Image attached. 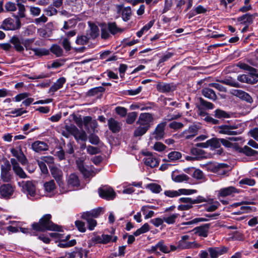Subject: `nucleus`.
Returning <instances> with one entry per match:
<instances>
[{"instance_id":"1a4fd4ad","label":"nucleus","mask_w":258,"mask_h":258,"mask_svg":"<svg viewBox=\"0 0 258 258\" xmlns=\"http://www.w3.org/2000/svg\"><path fill=\"white\" fill-rule=\"evenodd\" d=\"M153 121L152 114L149 113H142L140 114L136 123L139 125L148 126L150 128V123Z\"/></svg>"},{"instance_id":"473e14b6","label":"nucleus","mask_w":258,"mask_h":258,"mask_svg":"<svg viewBox=\"0 0 258 258\" xmlns=\"http://www.w3.org/2000/svg\"><path fill=\"white\" fill-rule=\"evenodd\" d=\"M202 94L206 98L210 99L215 100L217 98V96L215 92L211 89L205 88L202 91Z\"/></svg>"},{"instance_id":"20e7f679","label":"nucleus","mask_w":258,"mask_h":258,"mask_svg":"<svg viewBox=\"0 0 258 258\" xmlns=\"http://www.w3.org/2000/svg\"><path fill=\"white\" fill-rule=\"evenodd\" d=\"M195 189L180 188L178 190H166L164 191V195L170 198L179 197L181 195H190L196 193Z\"/></svg>"},{"instance_id":"2eb2a0df","label":"nucleus","mask_w":258,"mask_h":258,"mask_svg":"<svg viewBox=\"0 0 258 258\" xmlns=\"http://www.w3.org/2000/svg\"><path fill=\"white\" fill-rule=\"evenodd\" d=\"M10 161L15 173L21 178H26V174L24 171L23 169L19 166V164L17 162V160L14 158H12L11 159Z\"/></svg>"},{"instance_id":"e433bc0d","label":"nucleus","mask_w":258,"mask_h":258,"mask_svg":"<svg viewBox=\"0 0 258 258\" xmlns=\"http://www.w3.org/2000/svg\"><path fill=\"white\" fill-rule=\"evenodd\" d=\"M172 179L176 182H181L188 181L189 177L184 174L176 175L173 173L172 175Z\"/></svg>"},{"instance_id":"39448f33","label":"nucleus","mask_w":258,"mask_h":258,"mask_svg":"<svg viewBox=\"0 0 258 258\" xmlns=\"http://www.w3.org/2000/svg\"><path fill=\"white\" fill-rule=\"evenodd\" d=\"M21 23L19 19L16 21L12 19H5L0 27V28L5 30H15L20 27Z\"/></svg>"},{"instance_id":"ea45409f","label":"nucleus","mask_w":258,"mask_h":258,"mask_svg":"<svg viewBox=\"0 0 258 258\" xmlns=\"http://www.w3.org/2000/svg\"><path fill=\"white\" fill-rule=\"evenodd\" d=\"M146 188L150 189L152 192L158 194L162 190L161 186L158 184L152 183L148 184Z\"/></svg>"},{"instance_id":"4d7b16f0","label":"nucleus","mask_w":258,"mask_h":258,"mask_svg":"<svg viewBox=\"0 0 258 258\" xmlns=\"http://www.w3.org/2000/svg\"><path fill=\"white\" fill-rule=\"evenodd\" d=\"M50 51L57 56H60L63 52L62 48L57 45H53L50 48Z\"/></svg>"},{"instance_id":"4be33fe9","label":"nucleus","mask_w":258,"mask_h":258,"mask_svg":"<svg viewBox=\"0 0 258 258\" xmlns=\"http://www.w3.org/2000/svg\"><path fill=\"white\" fill-rule=\"evenodd\" d=\"M254 18V15L248 13L238 17L237 21L241 24L248 26L252 23Z\"/></svg>"},{"instance_id":"412c9836","label":"nucleus","mask_w":258,"mask_h":258,"mask_svg":"<svg viewBox=\"0 0 258 258\" xmlns=\"http://www.w3.org/2000/svg\"><path fill=\"white\" fill-rule=\"evenodd\" d=\"M199 127L196 125L189 126L187 130L183 132V135L185 139H189L194 137L198 134Z\"/></svg>"},{"instance_id":"603ef678","label":"nucleus","mask_w":258,"mask_h":258,"mask_svg":"<svg viewBox=\"0 0 258 258\" xmlns=\"http://www.w3.org/2000/svg\"><path fill=\"white\" fill-rule=\"evenodd\" d=\"M32 51L34 52L35 55L42 56L49 54V50L45 48H33Z\"/></svg>"},{"instance_id":"13d9d810","label":"nucleus","mask_w":258,"mask_h":258,"mask_svg":"<svg viewBox=\"0 0 258 258\" xmlns=\"http://www.w3.org/2000/svg\"><path fill=\"white\" fill-rule=\"evenodd\" d=\"M34 41V38L23 39V40H22V43L26 50H32L33 48H32V44Z\"/></svg>"},{"instance_id":"f8f14e48","label":"nucleus","mask_w":258,"mask_h":258,"mask_svg":"<svg viewBox=\"0 0 258 258\" xmlns=\"http://www.w3.org/2000/svg\"><path fill=\"white\" fill-rule=\"evenodd\" d=\"M236 128L235 125H223L218 126L217 132L221 134L227 135H235L240 134V132L234 131Z\"/></svg>"},{"instance_id":"aec40b11","label":"nucleus","mask_w":258,"mask_h":258,"mask_svg":"<svg viewBox=\"0 0 258 258\" xmlns=\"http://www.w3.org/2000/svg\"><path fill=\"white\" fill-rule=\"evenodd\" d=\"M32 149L36 152H40L48 149V145L42 141H37L32 144Z\"/></svg>"},{"instance_id":"a211bd4d","label":"nucleus","mask_w":258,"mask_h":258,"mask_svg":"<svg viewBox=\"0 0 258 258\" xmlns=\"http://www.w3.org/2000/svg\"><path fill=\"white\" fill-rule=\"evenodd\" d=\"M175 86L173 84H168L163 82H159L156 88L157 90L162 93H167L173 91L175 89Z\"/></svg>"},{"instance_id":"5fc2aeb1","label":"nucleus","mask_w":258,"mask_h":258,"mask_svg":"<svg viewBox=\"0 0 258 258\" xmlns=\"http://www.w3.org/2000/svg\"><path fill=\"white\" fill-rule=\"evenodd\" d=\"M156 247H158V249H159V250L163 253H169V251L168 250V247L165 244L164 241L163 240L159 241L157 243Z\"/></svg>"},{"instance_id":"6e6552de","label":"nucleus","mask_w":258,"mask_h":258,"mask_svg":"<svg viewBox=\"0 0 258 258\" xmlns=\"http://www.w3.org/2000/svg\"><path fill=\"white\" fill-rule=\"evenodd\" d=\"M166 125L165 121L162 122L158 124L154 132L152 133L153 138L156 140H160L162 139L165 135V127Z\"/></svg>"},{"instance_id":"b1692460","label":"nucleus","mask_w":258,"mask_h":258,"mask_svg":"<svg viewBox=\"0 0 258 258\" xmlns=\"http://www.w3.org/2000/svg\"><path fill=\"white\" fill-rule=\"evenodd\" d=\"M23 39H20L17 36H13L11 39L10 42L14 45L15 49L19 52H22L24 50L22 44Z\"/></svg>"},{"instance_id":"6e6d98bb","label":"nucleus","mask_w":258,"mask_h":258,"mask_svg":"<svg viewBox=\"0 0 258 258\" xmlns=\"http://www.w3.org/2000/svg\"><path fill=\"white\" fill-rule=\"evenodd\" d=\"M77 21L76 19H71L67 21H64L62 29L68 30L77 24Z\"/></svg>"},{"instance_id":"c9c22d12","label":"nucleus","mask_w":258,"mask_h":258,"mask_svg":"<svg viewBox=\"0 0 258 258\" xmlns=\"http://www.w3.org/2000/svg\"><path fill=\"white\" fill-rule=\"evenodd\" d=\"M179 214L177 213L172 214L169 216H164V221L168 224H173L175 223L176 219L178 218Z\"/></svg>"},{"instance_id":"a18cd8bd","label":"nucleus","mask_w":258,"mask_h":258,"mask_svg":"<svg viewBox=\"0 0 258 258\" xmlns=\"http://www.w3.org/2000/svg\"><path fill=\"white\" fill-rule=\"evenodd\" d=\"M44 189L48 192H52L55 188V184L53 180L46 182L44 184Z\"/></svg>"},{"instance_id":"052dcab7","label":"nucleus","mask_w":258,"mask_h":258,"mask_svg":"<svg viewBox=\"0 0 258 258\" xmlns=\"http://www.w3.org/2000/svg\"><path fill=\"white\" fill-rule=\"evenodd\" d=\"M149 108H150L149 107L146 106L141 103H135L131 105L130 106V109L132 110L139 109L141 110H148Z\"/></svg>"},{"instance_id":"680f3d73","label":"nucleus","mask_w":258,"mask_h":258,"mask_svg":"<svg viewBox=\"0 0 258 258\" xmlns=\"http://www.w3.org/2000/svg\"><path fill=\"white\" fill-rule=\"evenodd\" d=\"M131 15V10L130 8H125L122 11V17L124 21L129 20Z\"/></svg>"},{"instance_id":"bf43d9fd","label":"nucleus","mask_w":258,"mask_h":258,"mask_svg":"<svg viewBox=\"0 0 258 258\" xmlns=\"http://www.w3.org/2000/svg\"><path fill=\"white\" fill-rule=\"evenodd\" d=\"M240 184H245L249 186H253L255 184V181L252 178H245L240 180L239 182Z\"/></svg>"},{"instance_id":"de8ad7c7","label":"nucleus","mask_w":258,"mask_h":258,"mask_svg":"<svg viewBox=\"0 0 258 258\" xmlns=\"http://www.w3.org/2000/svg\"><path fill=\"white\" fill-rule=\"evenodd\" d=\"M67 3L70 6L76 7L78 9H81L83 2L82 0H67Z\"/></svg>"},{"instance_id":"0e129e2a","label":"nucleus","mask_w":258,"mask_h":258,"mask_svg":"<svg viewBox=\"0 0 258 258\" xmlns=\"http://www.w3.org/2000/svg\"><path fill=\"white\" fill-rule=\"evenodd\" d=\"M116 113L121 117H124L127 114V109L121 106H117L115 109Z\"/></svg>"},{"instance_id":"09e8293b","label":"nucleus","mask_w":258,"mask_h":258,"mask_svg":"<svg viewBox=\"0 0 258 258\" xmlns=\"http://www.w3.org/2000/svg\"><path fill=\"white\" fill-rule=\"evenodd\" d=\"M85 220L88 223V229L90 230H93L97 225V222L94 218L90 217L82 218Z\"/></svg>"},{"instance_id":"a878e982","label":"nucleus","mask_w":258,"mask_h":258,"mask_svg":"<svg viewBox=\"0 0 258 258\" xmlns=\"http://www.w3.org/2000/svg\"><path fill=\"white\" fill-rule=\"evenodd\" d=\"M209 227V224H205L202 226L196 228L195 229L196 231L195 232L200 236L206 237L208 235Z\"/></svg>"},{"instance_id":"7ed1b4c3","label":"nucleus","mask_w":258,"mask_h":258,"mask_svg":"<svg viewBox=\"0 0 258 258\" xmlns=\"http://www.w3.org/2000/svg\"><path fill=\"white\" fill-rule=\"evenodd\" d=\"M65 128L66 132H68L70 135H73L77 141L79 140L85 141L87 139L85 132L83 130L80 131L74 125L71 124L66 125Z\"/></svg>"},{"instance_id":"49530a36","label":"nucleus","mask_w":258,"mask_h":258,"mask_svg":"<svg viewBox=\"0 0 258 258\" xmlns=\"http://www.w3.org/2000/svg\"><path fill=\"white\" fill-rule=\"evenodd\" d=\"M181 154L177 151H172L168 154V158L170 161H176L181 158Z\"/></svg>"},{"instance_id":"a19ab883","label":"nucleus","mask_w":258,"mask_h":258,"mask_svg":"<svg viewBox=\"0 0 258 258\" xmlns=\"http://www.w3.org/2000/svg\"><path fill=\"white\" fill-rule=\"evenodd\" d=\"M150 230L149 225L146 223L141 228L137 229L134 233V235L135 236H138L142 234L145 233L149 231Z\"/></svg>"},{"instance_id":"79ce46f5","label":"nucleus","mask_w":258,"mask_h":258,"mask_svg":"<svg viewBox=\"0 0 258 258\" xmlns=\"http://www.w3.org/2000/svg\"><path fill=\"white\" fill-rule=\"evenodd\" d=\"M252 78L253 77L250 75L243 74L238 76L237 79L238 81L242 83L253 84L255 83V81L251 80V78Z\"/></svg>"},{"instance_id":"7c9ffc66","label":"nucleus","mask_w":258,"mask_h":258,"mask_svg":"<svg viewBox=\"0 0 258 258\" xmlns=\"http://www.w3.org/2000/svg\"><path fill=\"white\" fill-rule=\"evenodd\" d=\"M190 152L197 159H201L206 157L205 152L200 148L197 147L192 148L191 149Z\"/></svg>"},{"instance_id":"cd10ccee","label":"nucleus","mask_w":258,"mask_h":258,"mask_svg":"<svg viewBox=\"0 0 258 258\" xmlns=\"http://www.w3.org/2000/svg\"><path fill=\"white\" fill-rule=\"evenodd\" d=\"M108 124L109 129L113 133H117L120 129V123L114 118H111L108 120Z\"/></svg>"},{"instance_id":"8fccbe9b","label":"nucleus","mask_w":258,"mask_h":258,"mask_svg":"<svg viewBox=\"0 0 258 258\" xmlns=\"http://www.w3.org/2000/svg\"><path fill=\"white\" fill-rule=\"evenodd\" d=\"M178 247L181 249H186L195 246L196 244L194 242H187L185 241L179 240L178 241Z\"/></svg>"},{"instance_id":"37998d69","label":"nucleus","mask_w":258,"mask_h":258,"mask_svg":"<svg viewBox=\"0 0 258 258\" xmlns=\"http://www.w3.org/2000/svg\"><path fill=\"white\" fill-rule=\"evenodd\" d=\"M208 144H209V147H211L213 149L219 148L221 146L220 139L213 138L209 140Z\"/></svg>"},{"instance_id":"4468645a","label":"nucleus","mask_w":258,"mask_h":258,"mask_svg":"<svg viewBox=\"0 0 258 258\" xmlns=\"http://www.w3.org/2000/svg\"><path fill=\"white\" fill-rule=\"evenodd\" d=\"M11 153L22 165H24L27 163V159L23 153L21 148H19L18 149L13 148L11 149Z\"/></svg>"},{"instance_id":"c85d7f7f","label":"nucleus","mask_w":258,"mask_h":258,"mask_svg":"<svg viewBox=\"0 0 258 258\" xmlns=\"http://www.w3.org/2000/svg\"><path fill=\"white\" fill-rule=\"evenodd\" d=\"M207 11V10L206 8H204L202 5H199L189 12L188 14V18L190 19L198 14H204L206 13Z\"/></svg>"},{"instance_id":"774afa93","label":"nucleus","mask_w":258,"mask_h":258,"mask_svg":"<svg viewBox=\"0 0 258 258\" xmlns=\"http://www.w3.org/2000/svg\"><path fill=\"white\" fill-rule=\"evenodd\" d=\"M88 38L85 36H80L77 37L76 43L78 45H84L87 43Z\"/></svg>"},{"instance_id":"58836bf2","label":"nucleus","mask_w":258,"mask_h":258,"mask_svg":"<svg viewBox=\"0 0 258 258\" xmlns=\"http://www.w3.org/2000/svg\"><path fill=\"white\" fill-rule=\"evenodd\" d=\"M214 116L215 117L221 119V118H228L230 117V114L226 111L221 109H216L214 111Z\"/></svg>"},{"instance_id":"4c0bfd02","label":"nucleus","mask_w":258,"mask_h":258,"mask_svg":"<svg viewBox=\"0 0 258 258\" xmlns=\"http://www.w3.org/2000/svg\"><path fill=\"white\" fill-rule=\"evenodd\" d=\"M68 184L73 187L78 186L79 185L78 176L75 174H71L69 177Z\"/></svg>"},{"instance_id":"e2e57ef3","label":"nucleus","mask_w":258,"mask_h":258,"mask_svg":"<svg viewBox=\"0 0 258 258\" xmlns=\"http://www.w3.org/2000/svg\"><path fill=\"white\" fill-rule=\"evenodd\" d=\"M166 148V146L164 145L163 143L161 142H156L153 147V149L158 152H162L164 151Z\"/></svg>"},{"instance_id":"f257e3e1","label":"nucleus","mask_w":258,"mask_h":258,"mask_svg":"<svg viewBox=\"0 0 258 258\" xmlns=\"http://www.w3.org/2000/svg\"><path fill=\"white\" fill-rule=\"evenodd\" d=\"M51 216L50 214L44 215L38 223H34L32 224V228L34 230L38 231H44L45 230L60 231V228L57 225L54 224L51 221Z\"/></svg>"},{"instance_id":"5701e85b","label":"nucleus","mask_w":258,"mask_h":258,"mask_svg":"<svg viewBox=\"0 0 258 258\" xmlns=\"http://www.w3.org/2000/svg\"><path fill=\"white\" fill-rule=\"evenodd\" d=\"M13 192L12 186L9 184H3L0 187V193L3 197H8L11 196Z\"/></svg>"},{"instance_id":"2f4dec72","label":"nucleus","mask_w":258,"mask_h":258,"mask_svg":"<svg viewBox=\"0 0 258 258\" xmlns=\"http://www.w3.org/2000/svg\"><path fill=\"white\" fill-rule=\"evenodd\" d=\"M107 27L109 29L110 33L112 35H115L118 33H121L123 30L122 29L118 27L114 22L108 23Z\"/></svg>"},{"instance_id":"f704fd0d","label":"nucleus","mask_w":258,"mask_h":258,"mask_svg":"<svg viewBox=\"0 0 258 258\" xmlns=\"http://www.w3.org/2000/svg\"><path fill=\"white\" fill-rule=\"evenodd\" d=\"M239 153H243L246 156H254L257 153V151L252 149L250 147L245 146L243 148H240L238 149Z\"/></svg>"},{"instance_id":"9d476101","label":"nucleus","mask_w":258,"mask_h":258,"mask_svg":"<svg viewBox=\"0 0 258 258\" xmlns=\"http://www.w3.org/2000/svg\"><path fill=\"white\" fill-rule=\"evenodd\" d=\"M227 167L225 164H219L218 163L209 162L205 165L206 169L209 171L214 173H220Z\"/></svg>"},{"instance_id":"bb28decb","label":"nucleus","mask_w":258,"mask_h":258,"mask_svg":"<svg viewBox=\"0 0 258 258\" xmlns=\"http://www.w3.org/2000/svg\"><path fill=\"white\" fill-rule=\"evenodd\" d=\"M66 79L64 77H61L57 80L56 82H55L53 85L49 89L50 92H55L57 91L58 89L61 88L63 85V84L66 83Z\"/></svg>"},{"instance_id":"f03ea898","label":"nucleus","mask_w":258,"mask_h":258,"mask_svg":"<svg viewBox=\"0 0 258 258\" xmlns=\"http://www.w3.org/2000/svg\"><path fill=\"white\" fill-rule=\"evenodd\" d=\"M239 192L240 189H237L233 186L221 188L216 191L218 199L223 205H227L228 204V201L224 200L225 198L228 196L233 197L235 194H239Z\"/></svg>"},{"instance_id":"0eeeda50","label":"nucleus","mask_w":258,"mask_h":258,"mask_svg":"<svg viewBox=\"0 0 258 258\" xmlns=\"http://www.w3.org/2000/svg\"><path fill=\"white\" fill-rule=\"evenodd\" d=\"M19 184L22 187L24 192L27 194L31 197H34L36 195V188L35 185L31 181H24L19 182Z\"/></svg>"},{"instance_id":"393cba45","label":"nucleus","mask_w":258,"mask_h":258,"mask_svg":"<svg viewBox=\"0 0 258 258\" xmlns=\"http://www.w3.org/2000/svg\"><path fill=\"white\" fill-rule=\"evenodd\" d=\"M233 94L240 98V99L245 100L247 102H251L252 101V98L247 93L240 90H233Z\"/></svg>"},{"instance_id":"864d4df0","label":"nucleus","mask_w":258,"mask_h":258,"mask_svg":"<svg viewBox=\"0 0 258 258\" xmlns=\"http://www.w3.org/2000/svg\"><path fill=\"white\" fill-rule=\"evenodd\" d=\"M143 214L145 215V219H148L153 216L154 212L149 210L148 206H143L141 209Z\"/></svg>"},{"instance_id":"69168bd1","label":"nucleus","mask_w":258,"mask_h":258,"mask_svg":"<svg viewBox=\"0 0 258 258\" xmlns=\"http://www.w3.org/2000/svg\"><path fill=\"white\" fill-rule=\"evenodd\" d=\"M110 33L109 32V29L107 27H105L101 29V38L104 39H107L111 37Z\"/></svg>"},{"instance_id":"3c124183","label":"nucleus","mask_w":258,"mask_h":258,"mask_svg":"<svg viewBox=\"0 0 258 258\" xmlns=\"http://www.w3.org/2000/svg\"><path fill=\"white\" fill-rule=\"evenodd\" d=\"M138 116V113L136 112H130L127 115L126 119V122L127 124H131L134 122Z\"/></svg>"},{"instance_id":"6ab92c4d","label":"nucleus","mask_w":258,"mask_h":258,"mask_svg":"<svg viewBox=\"0 0 258 258\" xmlns=\"http://www.w3.org/2000/svg\"><path fill=\"white\" fill-rule=\"evenodd\" d=\"M144 163L151 168H154L158 166L160 160L154 157L151 153H148V156L144 159Z\"/></svg>"},{"instance_id":"72a5a7b5","label":"nucleus","mask_w":258,"mask_h":258,"mask_svg":"<svg viewBox=\"0 0 258 258\" xmlns=\"http://www.w3.org/2000/svg\"><path fill=\"white\" fill-rule=\"evenodd\" d=\"M149 129L148 126H145L144 125H139L134 131L135 137H141L144 135L147 131Z\"/></svg>"},{"instance_id":"423d86ee","label":"nucleus","mask_w":258,"mask_h":258,"mask_svg":"<svg viewBox=\"0 0 258 258\" xmlns=\"http://www.w3.org/2000/svg\"><path fill=\"white\" fill-rule=\"evenodd\" d=\"M100 197L107 200H112L116 197L114 190L110 187L103 186L98 189Z\"/></svg>"},{"instance_id":"c03bdc74","label":"nucleus","mask_w":258,"mask_h":258,"mask_svg":"<svg viewBox=\"0 0 258 258\" xmlns=\"http://www.w3.org/2000/svg\"><path fill=\"white\" fill-rule=\"evenodd\" d=\"M102 244H106L110 242H115L117 239V236L107 234H102Z\"/></svg>"},{"instance_id":"dca6fc26","label":"nucleus","mask_w":258,"mask_h":258,"mask_svg":"<svg viewBox=\"0 0 258 258\" xmlns=\"http://www.w3.org/2000/svg\"><path fill=\"white\" fill-rule=\"evenodd\" d=\"M11 165L8 161L6 162L1 166V177L4 181L8 182L10 179V171Z\"/></svg>"},{"instance_id":"f3484780","label":"nucleus","mask_w":258,"mask_h":258,"mask_svg":"<svg viewBox=\"0 0 258 258\" xmlns=\"http://www.w3.org/2000/svg\"><path fill=\"white\" fill-rule=\"evenodd\" d=\"M218 216V214H206L205 215V217L197 218L189 222L183 223L182 224L184 225H188L196 224L198 222H205L208 221L209 219H215Z\"/></svg>"},{"instance_id":"c756f323","label":"nucleus","mask_w":258,"mask_h":258,"mask_svg":"<svg viewBox=\"0 0 258 258\" xmlns=\"http://www.w3.org/2000/svg\"><path fill=\"white\" fill-rule=\"evenodd\" d=\"M102 208H99L96 209H93L90 211L84 212L82 213L81 218L90 217L92 218H97L100 214Z\"/></svg>"},{"instance_id":"338daca9","label":"nucleus","mask_w":258,"mask_h":258,"mask_svg":"<svg viewBox=\"0 0 258 258\" xmlns=\"http://www.w3.org/2000/svg\"><path fill=\"white\" fill-rule=\"evenodd\" d=\"M164 222L163 217L162 218H154L150 220V222L156 227L161 225Z\"/></svg>"},{"instance_id":"ddd939ff","label":"nucleus","mask_w":258,"mask_h":258,"mask_svg":"<svg viewBox=\"0 0 258 258\" xmlns=\"http://www.w3.org/2000/svg\"><path fill=\"white\" fill-rule=\"evenodd\" d=\"M50 171L53 177L55 179L57 183L60 185L62 182L63 173L61 170L55 165L49 166Z\"/></svg>"},{"instance_id":"9b49d317","label":"nucleus","mask_w":258,"mask_h":258,"mask_svg":"<svg viewBox=\"0 0 258 258\" xmlns=\"http://www.w3.org/2000/svg\"><path fill=\"white\" fill-rule=\"evenodd\" d=\"M227 250V248L224 246L212 247L208 249L211 258H218L219 256L226 253Z\"/></svg>"}]
</instances>
